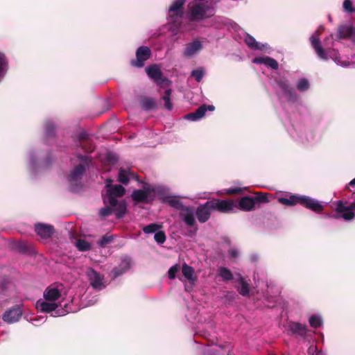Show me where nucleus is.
<instances>
[{"instance_id": "nucleus-1", "label": "nucleus", "mask_w": 355, "mask_h": 355, "mask_svg": "<svg viewBox=\"0 0 355 355\" xmlns=\"http://www.w3.org/2000/svg\"><path fill=\"white\" fill-rule=\"evenodd\" d=\"M112 180H106V193L102 195L103 202L112 206L117 205L118 218H121L126 212L127 205L124 200H118L116 198L123 196L125 190L123 186L119 184L112 185Z\"/></svg>"}, {"instance_id": "nucleus-2", "label": "nucleus", "mask_w": 355, "mask_h": 355, "mask_svg": "<svg viewBox=\"0 0 355 355\" xmlns=\"http://www.w3.org/2000/svg\"><path fill=\"white\" fill-rule=\"evenodd\" d=\"M278 202L284 205L294 206L297 204L316 213L322 211L324 207L320 202L306 196L290 195L278 198Z\"/></svg>"}, {"instance_id": "nucleus-3", "label": "nucleus", "mask_w": 355, "mask_h": 355, "mask_svg": "<svg viewBox=\"0 0 355 355\" xmlns=\"http://www.w3.org/2000/svg\"><path fill=\"white\" fill-rule=\"evenodd\" d=\"M78 159L82 163L76 166L68 175L69 187L72 191H77L79 189L80 180L89 165V159L87 156L79 155Z\"/></svg>"}, {"instance_id": "nucleus-4", "label": "nucleus", "mask_w": 355, "mask_h": 355, "mask_svg": "<svg viewBox=\"0 0 355 355\" xmlns=\"http://www.w3.org/2000/svg\"><path fill=\"white\" fill-rule=\"evenodd\" d=\"M334 213L331 218L334 219L343 218L346 221L352 220L355 216V202L349 203L346 200H337L334 202Z\"/></svg>"}, {"instance_id": "nucleus-5", "label": "nucleus", "mask_w": 355, "mask_h": 355, "mask_svg": "<svg viewBox=\"0 0 355 355\" xmlns=\"http://www.w3.org/2000/svg\"><path fill=\"white\" fill-rule=\"evenodd\" d=\"M310 41L313 48L314 49L318 56L324 60H327L329 58V56L334 60V61L338 64H340L343 67H347L349 64V62H341L336 57V51L334 49H328L325 50L321 45V42L319 38L314 37L312 35L310 37Z\"/></svg>"}, {"instance_id": "nucleus-6", "label": "nucleus", "mask_w": 355, "mask_h": 355, "mask_svg": "<svg viewBox=\"0 0 355 355\" xmlns=\"http://www.w3.org/2000/svg\"><path fill=\"white\" fill-rule=\"evenodd\" d=\"M153 185L145 183L141 189H135L132 192V199L138 202L151 203L155 197V194L158 192Z\"/></svg>"}, {"instance_id": "nucleus-7", "label": "nucleus", "mask_w": 355, "mask_h": 355, "mask_svg": "<svg viewBox=\"0 0 355 355\" xmlns=\"http://www.w3.org/2000/svg\"><path fill=\"white\" fill-rule=\"evenodd\" d=\"M209 7L202 3H189L187 17L189 21H200L209 16L207 11Z\"/></svg>"}, {"instance_id": "nucleus-8", "label": "nucleus", "mask_w": 355, "mask_h": 355, "mask_svg": "<svg viewBox=\"0 0 355 355\" xmlns=\"http://www.w3.org/2000/svg\"><path fill=\"white\" fill-rule=\"evenodd\" d=\"M167 22L164 28L171 33L172 35L178 34V0H174L169 8L166 17Z\"/></svg>"}, {"instance_id": "nucleus-9", "label": "nucleus", "mask_w": 355, "mask_h": 355, "mask_svg": "<svg viewBox=\"0 0 355 355\" xmlns=\"http://www.w3.org/2000/svg\"><path fill=\"white\" fill-rule=\"evenodd\" d=\"M60 306V302L53 301L49 299L47 300V298L46 299L44 296L43 298L38 300L35 304V307L38 311L51 313V315L53 317L61 315V314L58 313L56 311Z\"/></svg>"}, {"instance_id": "nucleus-10", "label": "nucleus", "mask_w": 355, "mask_h": 355, "mask_svg": "<svg viewBox=\"0 0 355 355\" xmlns=\"http://www.w3.org/2000/svg\"><path fill=\"white\" fill-rule=\"evenodd\" d=\"M145 71L147 75L153 79L155 83L162 87H165L169 85V80L162 75V73L157 64L150 65L146 67Z\"/></svg>"}, {"instance_id": "nucleus-11", "label": "nucleus", "mask_w": 355, "mask_h": 355, "mask_svg": "<svg viewBox=\"0 0 355 355\" xmlns=\"http://www.w3.org/2000/svg\"><path fill=\"white\" fill-rule=\"evenodd\" d=\"M86 277L91 286L97 291H101L105 288L104 282V276L92 268H87L86 270Z\"/></svg>"}, {"instance_id": "nucleus-12", "label": "nucleus", "mask_w": 355, "mask_h": 355, "mask_svg": "<svg viewBox=\"0 0 355 355\" xmlns=\"http://www.w3.org/2000/svg\"><path fill=\"white\" fill-rule=\"evenodd\" d=\"M213 211L220 213H230L234 211L237 207L236 202L232 200L212 199L210 200Z\"/></svg>"}, {"instance_id": "nucleus-13", "label": "nucleus", "mask_w": 355, "mask_h": 355, "mask_svg": "<svg viewBox=\"0 0 355 355\" xmlns=\"http://www.w3.org/2000/svg\"><path fill=\"white\" fill-rule=\"evenodd\" d=\"M150 55V48L146 46H141L136 51V60H132L131 64L138 68L143 67L145 62L149 59Z\"/></svg>"}, {"instance_id": "nucleus-14", "label": "nucleus", "mask_w": 355, "mask_h": 355, "mask_svg": "<svg viewBox=\"0 0 355 355\" xmlns=\"http://www.w3.org/2000/svg\"><path fill=\"white\" fill-rule=\"evenodd\" d=\"M23 311L19 305L7 309L2 315V320L7 324H14L19 321Z\"/></svg>"}, {"instance_id": "nucleus-15", "label": "nucleus", "mask_w": 355, "mask_h": 355, "mask_svg": "<svg viewBox=\"0 0 355 355\" xmlns=\"http://www.w3.org/2000/svg\"><path fill=\"white\" fill-rule=\"evenodd\" d=\"M214 211L211 206L210 200L207 201L204 204L200 205L196 210V216L198 221L201 223H206L211 216V213Z\"/></svg>"}, {"instance_id": "nucleus-16", "label": "nucleus", "mask_w": 355, "mask_h": 355, "mask_svg": "<svg viewBox=\"0 0 355 355\" xmlns=\"http://www.w3.org/2000/svg\"><path fill=\"white\" fill-rule=\"evenodd\" d=\"M215 110V107L213 105H206L202 104L199 107H198L194 112L185 114L184 116V119L190 120V121H198L202 119L205 115L207 111H214Z\"/></svg>"}, {"instance_id": "nucleus-17", "label": "nucleus", "mask_w": 355, "mask_h": 355, "mask_svg": "<svg viewBox=\"0 0 355 355\" xmlns=\"http://www.w3.org/2000/svg\"><path fill=\"white\" fill-rule=\"evenodd\" d=\"M62 285H51L45 289L43 296L46 299L47 298V300L49 299L53 301L59 302L60 298L62 297Z\"/></svg>"}, {"instance_id": "nucleus-18", "label": "nucleus", "mask_w": 355, "mask_h": 355, "mask_svg": "<svg viewBox=\"0 0 355 355\" xmlns=\"http://www.w3.org/2000/svg\"><path fill=\"white\" fill-rule=\"evenodd\" d=\"M277 84L282 89L284 94L286 96L289 100L295 101L296 99V94L294 88L290 85L289 81L285 78H281L277 80Z\"/></svg>"}, {"instance_id": "nucleus-19", "label": "nucleus", "mask_w": 355, "mask_h": 355, "mask_svg": "<svg viewBox=\"0 0 355 355\" xmlns=\"http://www.w3.org/2000/svg\"><path fill=\"white\" fill-rule=\"evenodd\" d=\"M131 259L129 257H125L121 259V261L118 267L114 268L112 270V275L114 278H116L123 273L126 272L130 268Z\"/></svg>"}, {"instance_id": "nucleus-20", "label": "nucleus", "mask_w": 355, "mask_h": 355, "mask_svg": "<svg viewBox=\"0 0 355 355\" xmlns=\"http://www.w3.org/2000/svg\"><path fill=\"white\" fill-rule=\"evenodd\" d=\"M183 220L186 225L190 228L186 235L191 237L193 236L198 231V227L196 225V220L193 213H187L183 216Z\"/></svg>"}, {"instance_id": "nucleus-21", "label": "nucleus", "mask_w": 355, "mask_h": 355, "mask_svg": "<svg viewBox=\"0 0 355 355\" xmlns=\"http://www.w3.org/2000/svg\"><path fill=\"white\" fill-rule=\"evenodd\" d=\"M35 230L40 237L49 238L52 235L54 228L50 225L37 223L35 225Z\"/></svg>"}, {"instance_id": "nucleus-22", "label": "nucleus", "mask_w": 355, "mask_h": 355, "mask_svg": "<svg viewBox=\"0 0 355 355\" xmlns=\"http://www.w3.org/2000/svg\"><path fill=\"white\" fill-rule=\"evenodd\" d=\"M236 205V208L241 211H250L254 209L255 205L252 196H244L238 201Z\"/></svg>"}, {"instance_id": "nucleus-23", "label": "nucleus", "mask_w": 355, "mask_h": 355, "mask_svg": "<svg viewBox=\"0 0 355 355\" xmlns=\"http://www.w3.org/2000/svg\"><path fill=\"white\" fill-rule=\"evenodd\" d=\"M9 69V60L4 52L0 51V83L3 80Z\"/></svg>"}, {"instance_id": "nucleus-24", "label": "nucleus", "mask_w": 355, "mask_h": 355, "mask_svg": "<svg viewBox=\"0 0 355 355\" xmlns=\"http://www.w3.org/2000/svg\"><path fill=\"white\" fill-rule=\"evenodd\" d=\"M158 196L159 198L164 202L169 205L170 206L178 208V196H170L166 193L165 190L163 191V193H160L159 188L158 189Z\"/></svg>"}, {"instance_id": "nucleus-25", "label": "nucleus", "mask_w": 355, "mask_h": 355, "mask_svg": "<svg viewBox=\"0 0 355 355\" xmlns=\"http://www.w3.org/2000/svg\"><path fill=\"white\" fill-rule=\"evenodd\" d=\"M253 62L257 64H264L265 65L270 67L272 69H277L279 67L278 62L276 60L270 57H259L255 58L253 60Z\"/></svg>"}, {"instance_id": "nucleus-26", "label": "nucleus", "mask_w": 355, "mask_h": 355, "mask_svg": "<svg viewBox=\"0 0 355 355\" xmlns=\"http://www.w3.org/2000/svg\"><path fill=\"white\" fill-rule=\"evenodd\" d=\"M202 49V44L199 41H193L189 43L184 51V55L187 57H190L194 55L197 51Z\"/></svg>"}, {"instance_id": "nucleus-27", "label": "nucleus", "mask_w": 355, "mask_h": 355, "mask_svg": "<svg viewBox=\"0 0 355 355\" xmlns=\"http://www.w3.org/2000/svg\"><path fill=\"white\" fill-rule=\"evenodd\" d=\"M353 26L349 24H342L338 28V37L339 39H349Z\"/></svg>"}, {"instance_id": "nucleus-28", "label": "nucleus", "mask_w": 355, "mask_h": 355, "mask_svg": "<svg viewBox=\"0 0 355 355\" xmlns=\"http://www.w3.org/2000/svg\"><path fill=\"white\" fill-rule=\"evenodd\" d=\"M290 329L293 334L301 337H304L307 332L306 327L299 322H292L290 324Z\"/></svg>"}, {"instance_id": "nucleus-29", "label": "nucleus", "mask_w": 355, "mask_h": 355, "mask_svg": "<svg viewBox=\"0 0 355 355\" xmlns=\"http://www.w3.org/2000/svg\"><path fill=\"white\" fill-rule=\"evenodd\" d=\"M117 205L112 206L109 204H105V207L99 210V215L102 218L110 216L112 213L116 214V216L118 218Z\"/></svg>"}, {"instance_id": "nucleus-30", "label": "nucleus", "mask_w": 355, "mask_h": 355, "mask_svg": "<svg viewBox=\"0 0 355 355\" xmlns=\"http://www.w3.org/2000/svg\"><path fill=\"white\" fill-rule=\"evenodd\" d=\"M237 281L240 284V286L237 288L238 292L243 296L248 295L250 293V284L246 282L244 278L240 275Z\"/></svg>"}, {"instance_id": "nucleus-31", "label": "nucleus", "mask_w": 355, "mask_h": 355, "mask_svg": "<svg viewBox=\"0 0 355 355\" xmlns=\"http://www.w3.org/2000/svg\"><path fill=\"white\" fill-rule=\"evenodd\" d=\"M182 272L184 277L189 280L190 283H193L196 280L194 277V270L192 267L187 266L186 263L182 266Z\"/></svg>"}, {"instance_id": "nucleus-32", "label": "nucleus", "mask_w": 355, "mask_h": 355, "mask_svg": "<svg viewBox=\"0 0 355 355\" xmlns=\"http://www.w3.org/2000/svg\"><path fill=\"white\" fill-rule=\"evenodd\" d=\"M130 176H134L130 171V170L121 168L118 173V180L123 184H127L130 179Z\"/></svg>"}, {"instance_id": "nucleus-33", "label": "nucleus", "mask_w": 355, "mask_h": 355, "mask_svg": "<svg viewBox=\"0 0 355 355\" xmlns=\"http://www.w3.org/2000/svg\"><path fill=\"white\" fill-rule=\"evenodd\" d=\"M245 44L250 48L254 50H261L260 44L256 41L254 37L247 34L245 39Z\"/></svg>"}, {"instance_id": "nucleus-34", "label": "nucleus", "mask_w": 355, "mask_h": 355, "mask_svg": "<svg viewBox=\"0 0 355 355\" xmlns=\"http://www.w3.org/2000/svg\"><path fill=\"white\" fill-rule=\"evenodd\" d=\"M270 196L269 193H263V192H258L254 194V196H252L253 198V200L254 201V205L256 203H267L269 202L268 196Z\"/></svg>"}, {"instance_id": "nucleus-35", "label": "nucleus", "mask_w": 355, "mask_h": 355, "mask_svg": "<svg viewBox=\"0 0 355 355\" xmlns=\"http://www.w3.org/2000/svg\"><path fill=\"white\" fill-rule=\"evenodd\" d=\"M219 275L224 281H230L233 279V274L230 270L225 267H220L218 269Z\"/></svg>"}, {"instance_id": "nucleus-36", "label": "nucleus", "mask_w": 355, "mask_h": 355, "mask_svg": "<svg viewBox=\"0 0 355 355\" xmlns=\"http://www.w3.org/2000/svg\"><path fill=\"white\" fill-rule=\"evenodd\" d=\"M76 247L78 249V250L85 252L90 249L91 245L88 241L84 239H78L76 242Z\"/></svg>"}, {"instance_id": "nucleus-37", "label": "nucleus", "mask_w": 355, "mask_h": 355, "mask_svg": "<svg viewBox=\"0 0 355 355\" xmlns=\"http://www.w3.org/2000/svg\"><path fill=\"white\" fill-rule=\"evenodd\" d=\"M98 301L97 295L89 296L86 295L82 300V303L85 306H92Z\"/></svg>"}, {"instance_id": "nucleus-38", "label": "nucleus", "mask_w": 355, "mask_h": 355, "mask_svg": "<svg viewBox=\"0 0 355 355\" xmlns=\"http://www.w3.org/2000/svg\"><path fill=\"white\" fill-rule=\"evenodd\" d=\"M171 93V90L170 89H166L165 91V94L162 97L164 107L168 110L172 109V104L170 99Z\"/></svg>"}, {"instance_id": "nucleus-39", "label": "nucleus", "mask_w": 355, "mask_h": 355, "mask_svg": "<svg viewBox=\"0 0 355 355\" xmlns=\"http://www.w3.org/2000/svg\"><path fill=\"white\" fill-rule=\"evenodd\" d=\"M55 125L52 121H48L45 125L44 134L45 137H51L54 135Z\"/></svg>"}, {"instance_id": "nucleus-40", "label": "nucleus", "mask_w": 355, "mask_h": 355, "mask_svg": "<svg viewBox=\"0 0 355 355\" xmlns=\"http://www.w3.org/2000/svg\"><path fill=\"white\" fill-rule=\"evenodd\" d=\"M160 225L156 224V223H150L145 227H143V232L145 234H152V233H156L157 231H158L160 228Z\"/></svg>"}, {"instance_id": "nucleus-41", "label": "nucleus", "mask_w": 355, "mask_h": 355, "mask_svg": "<svg viewBox=\"0 0 355 355\" xmlns=\"http://www.w3.org/2000/svg\"><path fill=\"white\" fill-rule=\"evenodd\" d=\"M309 80L306 78H301L297 84V88L300 92H304L309 88Z\"/></svg>"}, {"instance_id": "nucleus-42", "label": "nucleus", "mask_w": 355, "mask_h": 355, "mask_svg": "<svg viewBox=\"0 0 355 355\" xmlns=\"http://www.w3.org/2000/svg\"><path fill=\"white\" fill-rule=\"evenodd\" d=\"M37 153L35 151H31L29 153V162L30 166L33 170H35L37 168Z\"/></svg>"}, {"instance_id": "nucleus-43", "label": "nucleus", "mask_w": 355, "mask_h": 355, "mask_svg": "<svg viewBox=\"0 0 355 355\" xmlns=\"http://www.w3.org/2000/svg\"><path fill=\"white\" fill-rule=\"evenodd\" d=\"M205 74V71L202 68H198L191 71V76L195 78L197 82H200Z\"/></svg>"}, {"instance_id": "nucleus-44", "label": "nucleus", "mask_w": 355, "mask_h": 355, "mask_svg": "<svg viewBox=\"0 0 355 355\" xmlns=\"http://www.w3.org/2000/svg\"><path fill=\"white\" fill-rule=\"evenodd\" d=\"M114 240L112 235L106 234L103 236L98 241V245L101 247H105L106 245L112 243Z\"/></svg>"}, {"instance_id": "nucleus-45", "label": "nucleus", "mask_w": 355, "mask_h": 355, "mask_svg": "<svg viewBox=\"0 0 355 355\" xmlns=\"http://www.w3.org/2000/svg\"><path fill=\"white\" fill-rule=\"evenodd\" d=\"M309 324L312 327L317 329L320 327L322 320L320 317L313 315L309 318Z\"/></svg>"}, {"instance_id": "nucleus-46", "label": "nucleus", "mask_w": 355, "mask_h": 355, "mask_svg": "<svg viewBox=\"0 0 355 355\" xmlns=\"http://www.w3.org/2000/svg\"><path fill=\"white\" fill-rule=\"evenodd\" d=\"M343 8L345 11L352 13L355 12V8L353 6V3L350 0H345L343 2Z\"/></svg>"}, {"instance_id": "nucleus-47", "label": "nucleus", "mask_w": 355, "mask_h": 355, "mask_svg": "<svg viewBox=\"0 0 355 355\" xmlns=\"http://www.w3.org/2000/svg\"><path fill=\"white\" fill-rule=\"evenodd\" d=\"M154 239L157 243H163L165 241L166 236L163 232H157L154 235Z\"/></svg>"}, {"instance_id": "nucleus-48", "label": "nucleus", "mask_w": 355, "mask_h": 355, "mask_svg": "<svg viewBox=\"0 0 355 355\" xmlns=\"http://www.w3.org/2000/svg\"><path fill=\"white\" fill-rule=\"evenodd\" d=\"M178 274V263L173 265L168 271V278L174 279Z\"/></svg>"}, {"instance_id": "nucleus-49", "label": "nucleus", "mask_w": 355, "mask_h": 355, "mask_svg": "<svg viewBox=\"0 0 355 355\" xmlns=\"http://www.w3.org/2000/svg\"><path fill=\"white\" fill-rule=\"evenodd\" d=\"M143 107L147 110H152L155 107V102L150 98L146 99L143 102Z\"/></svg>"}, {"instance_id": "nucleus-50", "label": "nucleus", "mask_w": 355, "mask_h": 355, "mask_svg": "<svg viewBox=\"0 0 355 355\" xmlns=\"http://www.w3.org/2000/svg\"><path fill=\"white\" fill-rule=\"evenodd\" d=\"M228 254L231 258H234V259L236 258L239 255L237 250H236L234 248L230 249L228 250Z\"/></svg>"}, {"instance_id": "nucleus-51", "label": "nucleus", "mask_w": 355, "mask_h": 355, "mask_svg": "<svg viewBox=\"0 0 355 355\" xmlns=\"http://www.w3.org/2000/svg\"><path fill=\"white\" fill-rule=\"evenodd\" d=\"M241 191L240 188H230L227 190V193L230 195L239 193Z\"/></svg>"}, {"instance_id": "nucleus-52", "label": "nucleus", "mask_w": 355, "mask_h": 355, "mask_svg": "<svg viewBox=\"0 0 355 355\" xmlns=\"http://www.w3.org/2000/svg\"><path fill=\"white\" fill-rule=\"evenodd\" d=\"M349 187L355 188V178L345 186V190L351 191Z\"/></svg>"}, {"instance_id": "nucleus-53", "label": "nucleus", "mask_w": 355, "mask_h": 355, "mask_svg": "<svg viewBox=\"0 0 355 355\" xmlns=\"http://www.w3.org/2000/svg\"><path fill=\"white\" fill-rule=\"evenodd\" d=\"M50 160H51V158H50L49 155H48L46 159L40 164V166L42 167L48 166L50 164Z\"/></svg>"}, {"instance_id": "nucleus-54", "label": "nucleus", "mask_w": 355, "mask_h": 355, "mask_svg": "<svg viewBox=\"0 0 355 355\" xmlns=\"http://www.w3.org/2000/svg\"><path fill=\"white\" fill-rule=\"evenodd\" d=\"M40 320L42 321V322H44L45 321V319L43 317H41L40 318H35L31 320V322L33 324L38 325V322Z\"/></svg>"}, {"instance_id": "nucleus-55", "label": "nucleus", "mask_w": 355, "mask_h": 355, "mask_svg": "<svg viewBox=\"0 0 355 355\" xmlns=\"http://www.w3.org/2000/svg\"><path fill=\"white\" fill-rule=\"evenodd\" d=\"M349 39L355 42V28L354 27L352 28V33H350Z\"/></svg>"}, {"instance_id": "nucleus-56", "label": "nucleus", "mask_w": 355, "mask_h": 355, "mask_svg": "<svg viewBox=\"0 0 355 355\" xmlns=\"http://www.w3.org/2000/svg\"><path fill=\"white\" fill-rule=\"evenodd\" d=\"M185 1L184 0H179L178 1V3H179V17H180L182 16V12H180V8L182 7V6L184 5Z\"/></svg>"}]
</instances>
